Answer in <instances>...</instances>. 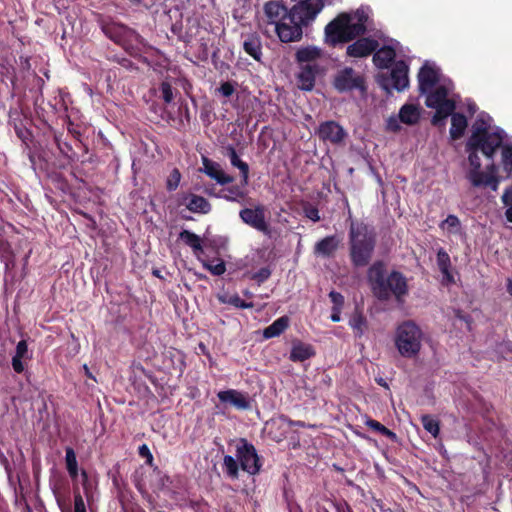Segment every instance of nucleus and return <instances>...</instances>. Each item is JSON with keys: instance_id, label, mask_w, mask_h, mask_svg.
<instances>
[{"instance_id": "41", "label": "nucleus", "mask_w": 512, "mask_h": 512, "mask_svg": "<svg viewBox=\"0 0 512 512\" xmlns=\"http://www.w3.org/2000/svg\"><path fill=\"white\" fill-rule=\"evenodd\" d=\"M181 175L177 169H174L167 179V189L170 191L175 190L180 183Z\"/></svg>"}, {"instance_id": "19", "label": "nucleus", "mask_w": 512, "mask_h": 512, "mask_svg": "<svg viewBox=\"0 0 512 512\" xmlns=\"http://www.w3.org/2000/svg\"><path fill=\"white\" fill-rule=\"evenodd\" d=\"M182 204L193 213L207 214L211 210L210 203L204 197L195 194L184 196Z\"/></svg>"}, {"instance_id": "22", "label": "nucleus", "mask_w": 512, "mask_h": 512, "mask_svg": "<svg viewBox=\"0 0 512 512\" xmlns=\"http://www.w3.org/2000/svg\"><path fill=\"white\" fill-rule=\"evenodd\" d=\"M314 353V349L310 344L299 341L294 342L290 352V360L294 362H302L312 357Z\"/></svg>"}, {"instance_id": "43", "label": "nucleus", "mask_w": 512, "mask_h": 512, "mask_svg": "<svg viewBox=\"0 0 512 512\" xmlns=\"http://www.w3.org/2000/svg\"><path fill=\"white\" fill-rule=\"evenodd\" d=\"M304 213L305 216L313 222H318L320 220L319 211L314 206H306L304 208Z\"/></svg>"}, {"instance_id": "18", "label": "nucleus", "mask_w": 512, "mask_h": 512, "mask_svg": "<svg viewBox=\"0 0 512 512\" xmlns=\"http://www.w3.org/2000/svg\"><path fill=\"white\" fill-rule=\"evenodd\" d=\"M317 72L318 67L316 64L302 65L301 71L298 74V87L306 91L312 90Z\"/></svg>"}, {"instance_id": "42", "label": "nucleus", "mask_w": 512, "mask_h": 512, "mask_svg": "<svg viewBox=\"0 0 512 512\" xmlns=\"http://www.w3.org/2000/svg\"><path fill=\"white\" fill-rule=\"evenodd\" d=\"M161 93L166 103H170L173 100L172 88L168 82H163L161 84Z\"/></svg>"}, {"instance_id": "47", "label": "nucleus", "mask_w": 512, "mask_h": 512, "mask_svg": "<svg viewBox=\"0 0 512 512\" xmlns=\"http://www.w3.org/2000/svg\"><path fill=\"white\" fill-rule=\"evenodd\" d=\"M139 454L140 456L147 459V463L151 464L153 461V456L148 448L147 445L143 444L139 447Z\"/></svg>"}, {"instance_id": "54", "label": "nucleus", "mask_w": 512, "mask_h": 512, "mask_svg": "<svg viewBox=\"0 0 512 512\" xmlns=\"http://www.w3.org/2000/svg\"><path fill=\"white\" fill-rule=\"evenodd\" d=\"M469 110L471 112H474L475 111V105L474 104L473 105H469Z\"/></svg>"}, {"instance_id": "1", "label": "nucleus", "mask_w": 512, "mask_h": 512, "mask_svg": "<svg viewBox=\"0 0 512 512\" xmlns=\"http://www.w3.org/2000/svg\"><path fill=\"white\" fill-rule=\"evenodd\" d=\"M488 115H479L472 126V134L466 143L468 153L467 179L474 187H490L498 189L501 178L497 176V167L490 164L486 170H481L482 163L478 155L481 151L488 159H493L495 152L503 144L505 133L502 129L491 125Z\"/></svg>"}, {"instance_id": "28", "label": "nucleus", "mask_w": 512, "mask_h": 512, "mask_svg": "<svg viewBox=\"0 0 512 512\" xmlns=\"http://www.w3.org/2000/svg\"><path fill=\"white\" fill-rule=\"evenodd\" d=\"M297 60L302 65L315 64V61L322 56V51L318 47L308 46L297 51Z\"/></svg>"}, {"instance_id": "39", "label": "nucleus", "mask_w": 512, "mask_h": 512, "mask_svg": "<svg viewBox=\"0 0 512 512\" xmlns=\"http://www.w3.org/2000/svg\"><path fill=\"white\" fill-rule=\"evenodd\" d=\"M365 423L368 427L381 433L384 436H387L391 439L396 438V434L394 432H392L391 430H389L388 428H386L384 425H382L380 422H378L376 420L368 419Z\"/></svg>"}, {"instance_id": "14", "label": "nucleus", "mask_w": 512, "mask_h": 512, "mask_svg": "<svg viewBox=\"0 0 512 512\" xmlns=\"http://www.w3.org/2000/svg\"><path fill=\"white\" fill-rule=\"evenodd\" d=\"M217 397L221 403L229 404L238 410H247L250 408V400L247 393L228 389L219 391Z\"/></svg>"}, {"instance_id": "38", "label": "nucleus", "mask_w": 512, "mask_h": 512, "mask_svg": "<svg viewBox=\"0 0 512 512\" xmlns=\"http://www.w3.org/2000/svg\"><path fill=\"white\" fill-rule=\"evenodd\" d=\"M203 266L209 270L213 275L220 276L225 273L226 267L222 260L215 261H202Z\"/></svg>"}, {"instance_id": "55", "label": "nucleus", "mask_w": 512, "mask_h": 512, "mask_svg": "<svg viewBox=\"0 0 512 512\" xmlns=\"http://www.w3.org/2000/svg\"><path fill=\"white\" fill-rule=\"evenodd\" d=\"M245 295L248 296V297L252 296V294L250 292H248V291L245 292Z\"/></svg>"}, {"instance_id": "25", "label": "nucleus", "mask_w": 512, "mask_h": 512, "mask_svg": "<svg viewBox=\"0 0 512 512\" xmlns=\"http://www.w3.org/2000/svg\"><path fill=\"white\" fill-rule=\"evenodd\" d=\"M467 128V119L463 114L453 113L451 114V128L450 137L453 140L459 139L463 136Z\"/></svg>"}, {"instance_id": "23", "label": "nucleus", "mask_w": 512, "mask_h": 512, "mask_svg": "<svg viewBox=\"0 0 512 512\" xmlns=\"http://www.w3.org/2000/svg\"><path fill=\"white\" fill-rule=\"evenodd\" d=\"M227 155L230 159L231 165L238 168L240 170L242 180L241 183L243 186H246L248 184V178H249V166L246 162H243L236 150L233 147L227 148Z\"/></svg>"}, {"instance_id": "45", "label": "nucleus", "mask_w": 512, "mask_h": 512, "mask_svg": "<svg viewBox=\"0 0 512 512\" xmlns=\"http://www.w3.org/2000/svg\"><path fill=\"white\" fill-rule=\"evenodd\" d=\"M329 297H330L332 303L334 304L333 308L341 309V307L344 303V297L340 293L335 292V291H331L329 293Z\"/></svg>"}, {"instance_id": "21", "label": "nucleus", "mask_w": 512, "mask_h": 512, "mask_svg": "<svg viewBox=\"0 0 512 512\" xmlns=\"http://www.w3.org/2000/svg\"><path fill=\"white\" fill-rule=\"evenodd\" d=\"M340 239L336 236H328L317 242L315 245V254L322 257H329L337 250Z\"/></svg>"}, {"instance_id": "32", "label": "nucleus", "mask_w": 512, "mask_h": 512, "mask_svg": "<svg viewBox=\"0 0 512 512\" xmlns=\"http://www.w3.org/2000/svg\"><path fill=\"white\" fill-rule=\"evenodd\" d=\"M243 48L247 54L255 60H260L261 57V43L258 37L254 35L248 36L243 42Z\"/></svg>"}, {"instance_id": "50", "label": "nucleus", "mask_w": 512, "mask_h": 512, "mask_svg": "<svg viewBox=\"0 0 512 512\" xmlns=\"http://www.w3.org/2000/svg\"><path fill=\"white\" fill-rule=\"evenodd\" d=\"M340 312H341V309L333 308V312L331 314V320L333 322H339L340 321Z\"/></svg>"}, {"instance_id": "10", "label": "nucleus", "mask_w": 512, "mask_h": 512, "mask_svg": "<svg viewBox=\"0 0 512 512\" xmlns=\"http://www.w3.org/2000/svg\"><path fill=\"white\" fill-rule=\"evenodd\" d=\"M421 116V109L416 104H404L398 115L390 116L386 121V129L391 132L400 130V123L405 125H415L419 122Z\"/></svg>"}, {"instance_id": "33", "label": "nucleus", "mask_w": 512, "mask_h": 512, "mask_svg": "<svg viewBox=\"0 0 512 512\" xmlns=\"http://www.w3.org/2000/svg\"><path fill=\"white\" fill-rule=\"evenodd\" d=\"M225 194L222 196L227 201L232 202H241L247 195L245 190V186L241 184V186H232L223 190Z\"/></svg>"}, {"instance_id": "49", "label": "nucleus", "mask_w": 512, "mask_h": 512, "mask_svg": "<svg viewBox=\"0 0 512 512\" xmlns=\"http://www.w3.org/2000/svg\"><path fill=\"white\" fill-rule=\"evenodd\" d=\"M501 199L503 204L506 206L512 204V185L505 189Z\"/></svg>"}, {"instance_id": "8", "label": "nucleus", "mask_w": 512, "mask_h": 512, "mask_svg": "<svg viewBox=\"0 0 512 512\" xmlns=\"http://www.w3.org/2000/svg\"><path fill=\"white\" fill-rule=\"evenodd\" d=\"M423 337V331L415 322L404 321L395 330L394 345L402 357L415 358L421 351Z\"/></svg>"}, {"instance_id": "24", "label": "nucleus", "mask_w": 512, "mask_h": 512, "mask_svg": "<svg viewBox=\"0 0 512 512\" xmlns=\"http://www.w3.org/2000/svg\"><path fill=\"white\" fill-rule=\"evenodd\" d=\"M30 358L28 346L25 340L18 342L16 346L15 355L12 358V367L15 372L21 373L24 371L22 360Z\"/></svg>"}, {"instance_id": "46", "label": "nucleus", "mask_w": 512, "mask_h": 512, "mask_svg": "<svg viewBox=\"0 0 512 512\" xmlns=\"http://www.w3.org/2000/svg\"><path fill=\"white\" fill-rule=\"evenodd\" d=\"M235 91L234 85L231 82H224L219 88V92L224 97H230Z\"/></svg>"}, {"instance_id": "4", "label": "nucleus", "mask_w": 512, "mask_h": 512, "mask_svg": "<svg viewBox=\"0 0 512 512\" xmlns=\"http://www.w3.org/2000/svg\"><path fill=\"white\" fill-rule=\"evenodd\" d=\"M261 22L271 26L282 42L298 40L302 35V28L295 22H290V11L280 1H269L263 6Z\"/></svg>"}, {"instance_id": "29", "label": "nucleus", "mask_w": 512, "mask_h": 512, "mask_svg": "<svg viewBox=\"0 0 512 512\" xmlns=\"http://www.w3.org/2000/svg\"><path fill=\"white\" fill-rule=\"evenodd\" d=\"M179 238L186 245H188L190 248H192V250L197 258H200V255L203 253V248H202L201 238L198 235H196L195 233H193L191 231L183 230L180 233Z\"/></svg>"}, {"instance_id": "37", "label": "nucleus", "mask_w": 512, "mask_h": 512, "mask_svg": "<svg viewBox=\"0 0 512 512\" xmlns=\"http://www.w3.org/2000/svg\"><path fill=\"white\" fill-rule=\"evenodd\" d=\"M350 327L353 329L355 336L361 337L367 328L366 320L362 315L356 314L349 321Z\"/></svg>"}, {"instance_id": "27", "label": "nucleus", "mask_w": 512, "mask_h": 512, "mask_svg": "<svg viewBox=\"0 0 512 512\" xmlns=\"http://www.w3.org/2000/svg\"><path fill=\"white\" fill-rule=\"evenodd\" d=\"M289 322L290 320L287 316L276 319L271 325L264 329L263 337L270 339L281 335L288 328Z\"/></svg>"}, {"instance_id": "2", "label": "nucleus", "mask_w": 512, "mask_h": 512, "mask_svg": "<svg viewBox=\"0 0 512 512\" xmlns=\"http://www.w3.org/2000/svg\"><path fill=\"white\" fill-rule=\"evenodd\" d=\"M367 278L373 295L379 300H388L394 296L398 302H403L408 294V284L404 275L398 271L386 274L382 262H375L368 269Z\"/></svg>"}, {"instance_id": "16", "label": "nucleus", "mask_w": 512, "mask_h": 512, "mask_svg": "<svg viewBox=\"0 0 512 512\" xmlns=\"http://www.w3.org/2000/svg\"><path fill=\"white\" fill-rule=\"evenodd\" d=\"M391 85L397 91H403L409 86L408 65L397 61L391 70Z\"/></svg>"}, {"instance_id": "13", "label": "nucleus", "mask_w": 512, "mask_h": 512, "mask_svg": "<svg viewBox=\"0 0 512 512\" xmlns=\"http://www.w3.org/2000/svg\"><path fill=\"white\" fill-rule=\"evenodd\" d=\"M362 83L363 79L356 75L352 68H344L339 71L334 80V86L340 92L361 88Z\"/></svg>"}, {"instance_id": "36", "label": "nucleus", "mask_w": 512, "mask_h": 512, "mask_svg": "<svg viewBox=\"0 0 512 512\" xmlns=\"http://www.w3.org/2000/svg\"><path fill=\"white\" fill-rule=\"evenodd\" d=\"M502 146V167L507 173V177L512 175V144Z\"/></svg>"}, {"instance_id": "40", "label": "nucleus", "mask_w": 512, "mask_h": 512, "mask_svg": "<svg viewBox=\"0 0 512 512\" xmlns=\"http://www.w3.org/2000/svg\"><path fill=\"white\" fill-rule=\"evenodd\" d=\"M225 303H228L234 307L237 308H252L253 303L252 302H245L243 301L238 295L230 296L227 300H222Z\"/></svg>"}, {"instance_id": "26", "label": "nucleus", "mask_w": 512, "mask_h": 512, "mask_svg": "<svg viewBox=\"0 0 512 512\" xmlns=\"http://www.w3.org/2000/svg\"><path fill=\"white\" fill-rule=\"evenodd\" d=\"M396 56L394 48L390 46H385L378 49L374 56L373 61L375 65L379 68H386L390 65V63L394 60Z\"/></svg>"}, {"instance_id": "7", "label": "nucleus", "mask_w": 512, "mask_h": 512, "mask_svg": "<svg viewBox=\"0 0 512 512\" xmlns=\"http://www.w3.org/2000/svg\"><path fill=\"white\" fill-rule=\"evenodd\" d=\"M236 457L237 460L230 455H226L223 460L226 473L231 478H238V462L241 469L250 475L259 472L261 464L256 449L245 439H240L236 444Z\"/></svg>"}, {"instance_id": "17", "label": "nucleus", "mask_w": 512, "mask_h": 512, "mask_svg": "<svg viewBox=\"0 0 512 512\" xmlns=\"http://www.w3.org/2000/svg\"><path fill=\"white\" fill-rule=\"evenodd\" d=\"M378 47V42L370 38H361L347 47L350 57L361 58L370 55Z\"/></svg>"}, {"instance_id": "35", "label": "nucleus", "mask_w": 512, "mask_h": 512, "mask_svg": "<svg viewBox=\"0 0 512 512\" xmlns=\"http://www.w3.org/2000/svg\"><path fill=\"white\" fill-rule=\"evenodd\" d=\"M421 422L427 432H429L434 438L438 437L440 432V424L437 419L431 415H422Z\"/></svg>"}, {"instance_id": "53", "label": "nucleus", "mask_w": 512, "mask_h": 512, "mask_svg": "<svg viewBox=\"0 0 512 512\" xmlns=\"http://www.w3.org/2000/svg\"><path fill=\"white\" fill-rule=\"evenodd\" d=\"M81 476H82V479H83V483H85L87 481V473L85 471H82L81 472Z\"/></svg>"}, {"instance_id": "6", "label": "nucleus", "mask_w": 512, "mask_h": 512, "mask_svg": "<svg viewBox=\"0 0 512 512\" xmlns=\"http://www.w3.org/2000/svg\"><path fill=\"white\" fill-rule=\"evenodd\" d=\"M350 256L354 265L365 266L373 253L375 235L364 223L352 222L350 226Z\"/></svg>"}, {"instance_id": "30", "label": "nucleus", "mask_w": 512, "mask_h": 512, "mask_svg": "<svg viewBox=\"0 0 512 512\" xmlns=\"http://www.w3.org/2000/svg\"><path fill=\"white\" fill-rule=\"evenodd\" d=\"M437 264L443 275V280L447 284L454 283V277L450 272V257L443 249L437 253Z\"/></svg>"}, {"instance_id": "56", "label": "nucleus", "mask_w": 512, "mask_h": 512, "mask_svg": "<svg viewBox=\"0 0 512 512\" xmlns=\"http://www.w3.org/2000/svg\"><path fill=\"white\" fill-rule=\"evenodd\" d=\"M84 369L86 370V375H89L88 368L86 365L84 366Z\"/></svg>"}, {"instance_id": "34", "label": "nucleus", "mask_w": 512, "mask_h": 512, "mask_svg": "<svg viewBox=\"0 0 512 512\" xmlns=\"http://www.w3.org/2000/svg\"><path fill=\"white\" fill-rule=\"evenodd\" d=\"M65 451L66 468L70 477L74 480L78 476V463L76 454L71 447H67Z\"/></svg>"}, {"instance_id": "11", "label": "nucleus", "mask_w": 512, "mask_h": 512, "mask_svg": "<svg viewBox=\"0 0 512 512\" xmlns=\"http://www.w3.org/2000/svg\"><path fill=\"white\" fill-rule=\"evenodd\" d=\"M443 80H449L442 75L440 69L433 63L426 62L418 73V85L420 93H426L438 86Z\"/></svg>"}, {"instance_id": "44", "label": "nucleus", "mask_w": 512, "mask_h": 512, "mask_svg": "<svg viewBox=\"0 0 512 512\" xmlns=\"http://www.w3.org/2000/svg\"><path fill=\"white\" fill-rule=\"evenodd\" d=\"M74 512H86L84 500L78 492L74 495Z\"/></svg>"}, {"instance_id": "3", "label": "nucleus", "mask_w": 512, "mask_h": 512, "mask_svg": "<svg viewBox=\"0 0 512 512\" xmlns=\"http://www.w3.org/2000/svg\"><path fill=\"white\" fill-rule=\"evenodd\" d=\"M369 12L359 8L351 13H341L325 28L326 42L331 45L348 42L365 33Z\"/></svg>"}, {"instance_id": "20", "label": "nucleus", "mask_w": 512, "mask_h": 512, "mask_svg": "<svg viewBox=\"0 0 512 512\" xmlns=\"http://www.w3.org/2000/svg\"><path fill=\"white\" fill-rule=\"evenodd\" d=\"M203 165L204 172L217 183L224 185L233 181V177L226 174L219 164L205 158L203 160Z\"/></svg>"}, {"instance_id": "9", "label": "nucleus", "mask_w": 512, "mask_h": 512, "mask_svg": "<svg viewBox=\"0 0 512 512\" xmlns=\"http://www.w3.org/2000/svg\"><path fill=\"white\" fill-rule=\"evenodd\" d=\"M295 2L290 10V22L299 28L313 21L324 8L323 0H292Z\"/></svg>"}, {"instance_id": "51", "label": "nucleus", "mask_w": 512, "mask_h": 512, "mask_svg": "<svg viewBox=\"0 0 512 512\" xmlns=\"http://www.w3.org/2000/svg\"><path fill=\"white\" fill-rule=\"evenodd\" d=\"M505 216H506V219L509 221V222H512V205H510L506 211H505Z\"/></svg>"}, {"instance_id": "31", "label": "nucleus", "mask_w": 512, "mask_h": 512, "mask_svg": "<svg viewBox=\"0 0 512 512\" xmlns=\"http://www.w3.org/2000/svg\"><path fill=\"white\" fill-rule=\"evenodd\" d=\"M440 228L449 235H461L462 226L456 215H448L447 218L440 223Z\"/></svg>"}, {"instance_id": "15", "label": "nucleus", "mask_w": 512, "mask_h": 512, "mask_svg": "<svg viewBox=\"0 0 512 512\" xmlns=\"http://www.w3.org/2000/svg\"><path fill=\"white\" fill-rule=\"evenodd\" d=\"M319 138L332 144H340L343 142L346 133L344 129L334 121L322 123L317 131Z\"/></svg>"}, {"instance_id": "12", "label": "nucleus", "mask_w": 512, "mask_h": 512, "mask_svg": "<svg viewBox=\"0 0 512 512\" xmlns=\"http://www.w3.org/2000/svg\"><path fill=\"white\" fill-rule=\"evenodd\" d=\"M240 219L253 229L264 234L269 233V224L265 217V207L257 205L254 208H244L239 212Z\"/></svg>"}, {"instance_id": "52", "label": "nucleus", "mask_w": 512, "mask_h": 512, "mask_svg": "<svg viewBox=\"0 0 512 512\" xmlns=\"http://www.w3.org/2000/svg\"><path fill=\"white\" fill-rule=\"evenodd\" d=\"M507 291L512 296V278L507 281Z\"/></svg>"}, {"instance_id": "48", "label": "nucleus", "mask_w": 512, "mask_h": 512, "mask_svg": "<svg viewBox=\"0 0 512 512\" xmlns=\"http://www.w3.org/2000/svg\"><path fill=\"white\" fill-rule=\"evenodd\" d=\"M155 476L158 481L156 484L157 489H163L167 486V483L170 482L169 478L166 475H162L160 472H157Z\"/></svg>"}, {"instance_id": "5", "label": "nucleus", "mask_w": 512, "mask_h": 512, "mask_svg": "<svg viewBox=\"0 0 512 512\" xmlns=\"http://www.w3.org/2000/svg\"><path fill=\"white\" fill-rule=\"evenodd\" d=\"M424 94L426 95V106L435 109L432 124L444 126L446 118L452 114L456 107V95L452 81L450 79L443 80L438 86Z\"/></svg>"}]
</instances>
